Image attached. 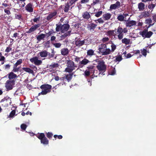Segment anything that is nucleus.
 Here are the masks:
<instances>
[{
    "label": "nucleus",
    "instance_id": "obj_44",
    "mask_svg": "<svg viewBox=\"0 0 156 156\" xmlns=\"http://www.w3.org/2000/svg\"><path fill=\"white\" fill-rule=\"evenodd\" d=\"M90 71L86 70L84 72V75L86 77H88L90 75Z\"/></svg>",
    "mask_w": 156,
    "mask_h": 156
},
{
    "label": "nucleus",
    "instance_id": "obj_36",
    "mask_svg": "<svg viewBox=\"0 0 156 156\" xmlns=\"http://www.w3.org/2000/svg\"><path fill=\"white\" fill-rule=\"evenodd\" d=\"M115 57V59L114 60V61L115 62H119L120 61H121L122 59V56L120 55H119L117 56H116Z\"/></svg>",
    "mask_w": 156,
    "mask_h": 156
},
{
    "label": "nucleus",
    "instance_id": "obj_39",
    "mask_svg": "<svg viewBox=\"0 0 156 156\" xmlns=\"http://www.w3.org/2000/svg\"><path fill=\"white\" fill-rule=\"evenodd\" d=\"M16 113V111L15 110H12L10 113L8 117L9 118H12L15 115Z\"/></svg>",
    "mask_w": 156,
    "mask_h": 156
},
{
    "label": "nucleus",
    "instance_id": "obj_25",
    "mask_svg": "<svg viewBox=\"0 0 156 156\" xmlns=\"http://www.w3.org/2000/svg\"><path fill=\"white\" fill-rule=\"evenodd\" d=\"M73 74V73H72L65 75V79L68 82H69L71 80Z\"/></svg>",
    "mask_w": 156,
    "mask_h": 156
},
{
    "label": "nucleus",
    "instance_id": "obj_35",
    "mask_svg": "<svg viewBox=\"0 0 156 156\" xmlns=\"http://www.w3.org/2000/svg\"><path fill=\"white\" fill-rule=\"evenodd\" d=\"M87 55L91 56L94 55V51L92 49H90L88 50L87 51Z\"/></svg>",
    "mask_w": 156,
    "mask_h": 156
},
{
    "label": "nucleus",
    "instance_id": "obj_17",
    "mask_svg": "<svg viewBox=\"0 0 156 156\" xmlns=\"http://www.w3.org/2000/svg\"><path fill=\"white\" fill-rule=\"evenodd\" d=\"M69 28V25L67 23L62 24V33H64L68 31Z\"/></svg>",
    "mask_w": 156,
    "mask_h": 156
},
{
    "label": "nucleus",
    "instance_id": "obj_32",
    "mask_svg": "<svg viewBox=\"0 0 156 156\" xmlns=\"http://www.w3.org/2000/svg\"><path fill=\"white\" fill-rule=\"evenodd\" d=\"M56 27L55 29L56 31L58 32L61 31L62 33V24L60 23L59 24H56Z\"/></svg>",
    "mask_w": 156,
    "mask_h": 156
},
{
    "label": "nucleus",
    "instance_id": "obj_31",
    "mask_svg": "<svg viewBox=\"0 0 156 156\" xmlns=\"http://www.w3.org/2000/svg\"><path fill=\"white\" fill-rule=\"evenodd\" d=\"M45 37L44 34H41L37 37V40L38 41H40L41 40L43 39Z\"/></svg>",
    "mask_w": 156,
    "mask_h": 156
},
{
    "label": "nucleus",
    "instance_id": "obj_34",
    "mask_svg": "<svg viewBox=\"0 0 156 156\" xmlns=\"http://www.w3.org/2000/svg\"><path fill=\"white\" fill-rule=\"evenodd\" d=\"M152 22V20L151 18L148 19L146 20V23L149 24V25L147 27V28H149L150 27L152 26L154 24H151V23Z\"/></svg>",
    "mask_w": 156,
    "mask_h": 156
},
{
    "label": "nucleus",
    "instance_id": "obj_47",
    "mask_svg": "<svg viewBox=\"0 0 156 156\" xmlns=\"http://www.w3.org/2000/svg\"><path fill=\"white\" fill-rule=\"evenodd\" d=\"M114 30H110L107 32V34L109 36H112L114 34Z\"/></svg>",
    "mask_w": 156,
    "mask_h": 156
},
{
    "label": "nucleus",
    "instance_id": "obj_8",
    "mask_svg": "<svg viewBox=\"0 0 156 156\" xmlns=\"http://www.w3.org/2000/svg\"><path fill=\"white\" fill-rule=\"evenodd\" d=\"M15 81L14 80H7L6 83V87L7 89L11 90L12 89L13 86L15 84Z\"/></svg>",
    "mask_w": 156,
    "mask_h": 156
},
{
    "label": "nucleus",
    "instance_id": "obj_18",
    "mask_svg": "<svg viewBox=\"0 0 156 156\" xmlns=\"http://www.w3.org/2000/svg\"><path fill=\"white\" fill-rule=\"evenodd\" d=\"M57 14V12L55 11L53 12H51L49 14L46 18V20L48 21L50 20L51 19L55 18V17L56 16Z\"/></svg>",
    "mask_w": 156,
    "mask_h": 156
},
{
    "label": "nucleus",
    "instance_id": "obj_51",
    "mask_svg": "<svg viewBox=\"0 0 156 156\" xmlns=\"http://www.w3.org/2000/svg\"><path fill=\"white\" fill-rule=\"evenodd\" d=\"M54 46L56 48H59L60 47L61 44L60 43H56L53 44Z\"/></svg>",
    "mask_w": 156,
    "mask_h": 156
},
{
    "label": "nucleus",
    "instance_id": "obj_20",
    "mask_svg": "<svg viewBox=\"0 0 156 156\" xmlns=\"http://www.w3.org/2000/svg\"><path fill=\"white\" fill-rule=\"evenodd\" d=\"M82 17L84 19L88 20L90 18L91 16L89 12L86 11L83 13Z\"/></svg>",
    "mask_w": 156,
    "mask_h": 156
},
{
    "label": "nucleus",
    "instance_id": "obj_27",
    "mask_svg": "<svg viewBox=\"0 0 156 156\" xmlns=\"http://www.w3.org/2000/svg\"><path fill=\"white\" fill-rule=\"evenodd\" d=\"M8 77L9 80L15 79L17 77L16 74L12 72H11L8 74Z\"/></svg>",
    "mask_w": 156,
    "mask_h": 156
},
{
    "label": "nucleus",
    "instance_id": "obj_60",
    "mask_svg": "<svg viewBox=\"0 0 156 156\" xmlns=\"http://www.w3.org/2000/svg\"><path fill=\"white\" fill-rule=\"evenodd\" d=\"M12 48H10L9 47H7L6 50H5V52L7 53H8L12 50Z\"/></svg>",
    "mask_w": 156,
    "mask_h": 156
},
{
    "label": "nucleus",
    "instance_id": "obj_29",
    "mask_svg": "<svg viewBox=\"0 0 156 156\" xmlns=\"http://www.w3.org/2000/svg\"><path fill=\"white\" fill-rule=\"evenodd\" d=\"M122 42L126 45H128L130 44V39L126 38L122 39Z\"/></svg>",
    "mask_w": 156,
    "mask_h": 156
},
{
    "label": "nucleus",
    "instance_id": "obj_33",
    "mask_svg": "<svg viewBox=\"0 0 156 156\" xmlns=\"http://www.w3.org/2000/svg\"><path fill=\"white\" fill-rule=\"evenodd\" d=\"M70 6L67 2L65 4V7L64 8V11L65 12H68L69 10Z\"/></svg>",
    "mask_w": 156,
    "mask_h": 156
},
{
    "label": "nucleus",
    "instance_id": "obj_63",
    "mask_svg": "<svg viewBox=\"0 0 156 156\" xmlns=\"http://www.w3.org/2000/svg\"><path fill=\"white\" fill-rule=\"evenodd\" d=\"M56 37L54 36H52L51 37L50 40L51 41H54L56 39Z\"/></svg>",
    "mask_w": 156,
    "mask_h": 156
},
{
    "label": "nucleus",
    "instance_id": "obj_43",
    "mask_svg": "<svg viewBox=\"0 0 156 156\" xmlns=\"http://www.w3.org/2000/svg\"><path fill=\"white\" fill-rule=\"evenodd\" d=\"M54 33L55 32H53L52 31H49L48 33H46L45 34L47 38H48L49 37L51 36V35L53 34V33Z\"/></svg>",
    "mask_w": 156,
    "mask_h": 156
},
{
    "label": "nucleus",
    "instance_id": "obj_46",
    "mask_svg": "<svg viewBox=\"0 0 156 156\" xmlns=\"http://www.w3.org/2000/svg\"><path fill=\"white\" fill-rule=\"evenodd\" d=\"M78 0H70L69 2H67V3H68L71 6L73 4H74L75 2Z\"/></svg>",
    "mask_w": 156,
    "mask_h": 156
},
{
    "label": "nucleus",
    "instance_id": "obj_13",
    "mask_svg": "<svg viewBox=\"0 0 156 156\" xmlns=\"http://www.w3.org/2000/svg\"><path fill=\"white\" fill-rule=\"evenodd\" d=\"M33 4L30 3L28 4L25 7V9L28 12H32L33 11Z\"/></svg>",
    "mask_w": 156,
    "mask_h": 156
},
{
    "label": "nucleus",
    "instance_id": "obj_56",
    "mask_svg": "<svg viewBox=\"0 0 156 156\" xmlns=\"http://www.w3.org/2000/svg\"><path fill=\"white\" fill-rule=\"evenodd\" d=\"M83 41H84V44H85L86 45L88 44H90V41L88 42V38L84 39L83 40Z\"/></svg>",
    "mask_w": 156,
    "mask_h": 156
},
{
    "label": "nucleus",
    "instance_id": "obj_4",
    "mask_svg": "<svg viewBox=\"0 0 156 156\" xmlns=\"http://www.w3.org/2000/svg\"><path fill=\"white\" fill-rule=\"evenodd\" d=\"M51 86L48 84H44L41 85L40 87V88L42 90V91L39 93L38 96L40 95H45L48 93L50 92L51 88Z\"/></svg>",
    "mask_w": 156,
    "mask_h": 156
},
{
    "label": "nucleus",
    "instance_id": "obj_21",
    "mask_svg": "<svg viewBox=\"0 0 156 156\" xmlns=\"http://www.w3.org/2000/svg\"><path fill=\"white\" fill-rule=\"evenodd\" d=\"M61 53L63 55H68L69 52L68 49L66 48H63L61 50Z\"/></svg>",
    "mask_w": 156,
    "mask_h": 156
},
{
    "label": "nucleus",
    "instance_id": "obj_40",
    "mask_svg": "<svg viewBox=\"0 0 156 156\" xmlns=\"http://www.w3.org/2000/svg\"><path fill=\"white\" fill-rule=\"evenodd\" d=\"M146 49H141V53L144 56L146 57L147 55V50L146 49Z\"/></svg>",
    "mask_w": 156,
    "mask_h": 156
},
{
    "label": "nucleus",
    "instance_id": "obj_38",
    "mask_svg": "<svg viewBox=\"0 0 156 156\" xmlns=\"http://www.w3.org/2000/svg\"><path fill=\"white\" fill-rule=\"evenodd\" d=\"M117 19L119 21H123L124 20V16L123 15H120L118 16Z\"/></svg>",
    "mask_w": 156,
    "mask_h": 156
},
{
    "label": "nucleus",
    "instance_id": "obj_52",
    "mask_svg": "<svg viewBox=\"0 0 156 156\" xmlns=\"http://www.w3.org/2000/svg\"><path fill=\"white\" fill-rule=\"evenodd\" d=\"M20 127L22 130H25L27 127V126L25 124H23L21 125Z\"/></svg>",
    "mask_w": 156,
    "mask_h": 156
},
{
    "label": "nucleus",
    "instance_id": "obj_11",
    "mask_svg": "<svg viewBox=\"0 0 156 156\" xmlns=\"http://www.w3.org/2000/svg\"><path fill=\"white\" fill-rule=\"evenodd\" d=\"M41 26L40 23H38L32 26L30 28L29 30L27 32L28 33H30L34 31H35L39 27Z\"/></svg>",
    "mask_w": 156,
    "mask_h": 156
},
{
    "label": "nucleus",
    "instance_id": "obj_9",
    "mask_svg": "<svg viewBox=\"0 0 156 156\" xmlns=\"http://www.w3.org/2000/svg\"><path fill=\"white\" fill-rule=\"evenodd\" d=\"M58 66L59 65L58 63L53 62L51 65H48L47 66V68L51 69L49 71L50 72H52L54 71Z\"/></svg>",
    "mask_w": 156,
    "mask_h": 156
},
{
    "label": "nucleus",
    "instance_id": "obj_37",
    "mask_svg": "<svg viewBox=\"0 0 156 156\" xmlns=\"http://www.w3.org/2000/svg\"><path fill=\"white\" fill-rule=\"evenodd\" d=\"M22 59H20L17 61L15 64L13 66H17L21 64L22 62Z\"/></svg>",
    "mask_w": 156,
    "mask_h": 156
},
{
    "label": "nucleus",
    "instance_id": "obj_59",
    "mask_svg": "<svg viewBox=\"0 0 156 156\" xmlns=\"http://www.w3.org/2000/svg\"><path fill=\"white\" fill-rule=\"evenodd\" d=\"M109 40V39L108 37H105L103 38L102 39V41L103 42H106L107 41H108Z\"/></svg>",
    "mask_w": 156,
    "mask_h": 156
},
{
    "label": "nucleus",
    "instance_id": "obj_6",
    "mask_svg": "<svg viewBox=\"0 0 156 156\" xmlns=\"http://www.w3.org/2000/svg\"><path fill=\"white\" fill-rule=\"evenodd\" d=\"M139 34L143 37L150 38L153 33L151 31H148L147 29H145L143 31H140Z\"/></svg>",
    "mask_w": 156,
    "mask_h": 156
},
{
    "label": "nucleus",
    "instance_id": "obj_14",
    "mask_svg": "<svg viewBox=\"0 0 156 156\" xmlns=\"http://www.w3.org/2000/svg\"><path fill=\"white\" fill-rule=\"evenodd\" d=\"M90 62V61L85 58L79 63V67L80 68H82L83 66L87 65V64Z\"/></svg>",
    "mask_w": 156,
    "mask_h": 156
},
{
    "label": "nucleus",
    "instance_id": "obj_48",
    "mask_svg": "<svg viewBox=\"0 0 156 156\" xmlns=\"http://www.w3.org/2000/svg\"><path fill=\"white\" fill-rule=\"evenodd\" d=\"M102 14V11H99L95 13V16L97 17L100 16Z\"/></svg>",
    "mask_w": 156,
    "mask_h": 156
},
{
    "label": "nucleus",
    "instance_id": "obj_42",
    "mask_svg": "<svg viewBox=\"0 0 156 156\" xmlns=\"http://www.w3.org/2000/svg\"><path fill=\"white\" fill-rule=\"evenodd\" d=\"M88 69L87 70L90 71H93L94 69V66L93 65L89 66L87 67Z\"/></svg>",
    "mask_w": 156,
    "mask_h": 156
},
{
    "label": "nucleus",
    "instance_id": "obj_15",
    "mask_svg": "<svg viewBox=\"0 0 156 156\" xmlns=\"http://www.w3.org/2000/svg\"><path fill=\"white\" fill-rule=\"evenodd\" d=\"M120 6V3L119 1H117L115 3L111 5L110 9H115L119 8Z\"/></svg>",
    "mask_w": 156,
    "mask_h": 156
},
{
    "label": "nucleus",
    "instance_id": "obj_62",
    "mask_svg": "<svg viewBox=\"0 0 156 156\" xmlns=\"http://www.w3.org/2000/svg\"><path fill=\"white\" fill-rule=\"evenodd\" d=\"M80 58L76 56L75 58V61L77 62H78L80 61Z\"/></svg>",
    "mask_w": 156,
    "mask_h": 156
},
{
    "label": "nucleus",
    "instance_id": "obj_23",
    "mask_svg": "<svg viewBox=\"0 0 156 156\" xmlns=\"http://www.w3.org/2000/svg\"><path fill=\"white\" fill-rule=\"evenodd\" d=\"M93 71V74L90 76V78L91 79L94 78L93 76H94V77H96L98 75H99L101 73H102L100 72L99 71H98L97 70L94 69Z\"/></svg>",
    "mask_w": 156,
    "mask_h": 156
},
{
    "label": "nucleus",
    "instance_id": "obj_16",
    "mask_svg": "<svg viewBox=\"0 0 156 156\" xmlns=\"http://www.w3.org/2000/svg\"><path fill=\"white\" fill-rule=\"evenodd\" d=\"M84 42L83 40L81 41L80 38H78L76 40L75 44L76 46L80 47L84 44Z\"/></svg>",
    "mask_w": 156,
    "mask_h": 156
},
{
    "label": "nucleus",
    "instance_id": "obj_26",
    "mask_svg": "<svg viewBox=\"0 0 156 156\" xmlns=\"http://www.w3.org/2000/svg\"><path fill=\"white\" fill-rule=\"evenodd\" d=\"M111 15L110 13H107L104 14L103 15V19L105 20H109L111 17Z\"/></svg>",
    "mask_w": 156,
    "mask_h": 156
},
{
    "label": "nucleus",
    "instance_id": "obj_12",
    "mask_svg": "<svg viewBox=\"0 0 156 156\" xmlns=\"http://www.w3.org/2000/svg\"><path fill=\"white\" fill-rule=\"evenodd\" d=\"M97 26L96 24L92 23L87 24V28L89 30L92 31L94 30Z\"/></svg>",
    "mask_w": 156,
    "mask_h": 156
},
{
    "label": "nucleus",
    "instance_id": "obj_53",
    "mask_svg": "<svg viewBox=\"0 0 156 156\" xmlns=\"http://www.w3.org/2000/svg\"><path fill=\"white\" fill-rule=\"evenodd\" d=\"M155 6V4H151L150 5H149L148 6V8L150 9H154Z\"/></svg>",
    "mask_w": 156,
    "mask_h": 156
},
{
    "label": "nucleus",
    "instance_id": "obj_41",
    "mask_svg": "<svg viewBox=\"0 0 156 156\" xmlns=\"http://www.w3.org/2000/svg\"><path fill=\"white\" fill-rule=\"evenodd\" d=\"M15 18L20 20H23L22 15L21 14H15Z\"/></svg>",
    "mask_w": 156,
    "mask_h": 156
},
{
    "label": "nucleus",
    "instance_id": "obj_30",
    "mask_svg": "<svg viewBox=\"0 0 156 156\" xmlns=\"http://www.w3.org/2000/svg\"><path fill=\"white\" fill-rule=\"evenodd\" d=\"M22 69L23 71L29 73H33L34 72L33 70L29 68L23 67Z\"/></svg>",
    "mask_w": 156,
    "mask_h": 156
},
{
    "label": "nucleus",
    "instance_id": "obj_49",
    "mask_svg": "<svg viewBox=\"0 0 156 156\" xmlns=\"http://www.w3.org/2000/svg\"><path fill=\"white\" fill-rule=\"evenodd\" d=\"M111 52H113L115 51V50L116 49V45L115 44H113V43H112V45H111Z\"/></svg>",
    "mask_w": 156,
    "mask_h": 156
},
{
    "label": "nucleus",
    "instance_id": "obj_7",
    "mask_svg": "<svg viewBox=\"0 0 156 156\" xmlns=\"http://www.w3.org/2000/svg\"><path fill=\"white\" fill-rule=\"evenodd\" d=\"M30 62L34 63L36 66H39L42 63V61L38 59V57L35 56L30 59Z\"/></svg>",
    "mask_w": 156,
    "mask_h": 156
},
{
    "label": "nucleus",
    "instance_id": "obj_54",
    "mask_svg": "<svg viewBox=\"0 0 156 156\" xmlns=\"http://www.w3.org/2000/svg\"><path fill=\"white\" fill-rule=\"evenodd\" d=\"M69 36L66 33H64L61 36V37L62 38V40L64 39L67 36Z\"/></svg>",
    "mask_w": 156,
    "mask_h": 156
},
{
    "label": "nucleus",
    "instance_id": "obj_58",
    "mask_svg": "<svg viewBox=\"0 0 156 156\" xmlns=\"http://www.w3.org/2000/svg\"><path fill=\"white\" fill-rule=\"evenodd\" d=\"M4 12L8 15H9L11 14L10 11L8 9H5Z\"/></svg>",
    "mask_w": 156,
    "mask_h": 156
},
{
    "label": "nucleus",
    "instance_id": "obj_61",
    "mask_svg": "<svg viewBox=\"0 0 156 156\" xmlns=\"http://www.w3.org/2000/svg\"><path fill=\"white\" fill-rule=\"evenodd\" d=\"M40 17H38L37 18H34V19H33V21L34 22H37V21H39L40 20Z\"/></svg>",
    "mask_w": 156,
    "mask_h": 156
},
{
    "label": "nucleus",
    "instance_id": "obj_24",
    "mask_svg": "<svg viewBox=\"0 0 156 156\" xmlns=\"http://www.w3.org/2000/svg\"><path fill=\"white\" fill-rule=\"evenodd\" d=\"M48 52L46 50L40 52L39 54L41 57H46L48 55Z\"/></svg>",
    "mask_w": 156,
    "mask_h": 156
},
{
    "label": "nucleus",
    "instance_id": "obj_22",
    "mask_svg": "<svg viewBox=\"0 0 156 156\" xmlns=\"http://www.w3.org/2000/svg\"><path fill=\"white\" fill-rule=\"evenodd\" d=\"M145 4L142 2H140L138 4V9L140 11H143L145 9Z\"/></svg>",
    "mask_w": 156,
    "mask_h": 156
},
{
    "label": "nucleus",
    "instance_id": "obj_57",
    "mask_svg": "<svg viewBox=\"0 0 156 156\" xmlns=\"http://www.w3.org/2000/svg\"><path fill=\"white\" fill-rule=\"evenodd\" d=\"M101 0H93L92 4H93L94 5L97 4L98 3H99L101 2Z\"/></svg>",
    "mask_w": 156,
    "mask_h": 156
},
{
    "label": "nucleus",
    "instance_id": "obj_55",
    "mask_svg": "<svg viewBox=\"0 0 156 156\" xmlns=\"http://www.w3.org/2000/svg\"><path fill=\"white\" fill-rule=\"evenodd\" d=\"M97 21H98L100 23H104V20L101 19V18L98 19L97 20H95V22L96 23H97Z\"/></svg>",
    "mask_w": 156,
    "mask_h": 156
},
{
    "label": "nucleus",
    "instance_id": "obj_28",
    "mask_svg": "<svg viewBox=\"0 0 156 156\" xmlns=\"http://www.w3.org/2000/svg\"><path fill=\"white\" fill-rule=\"evenodd\" d=\"M60 80H61V81H63L61 82L59 84H57V85L55 86L56 87L58 85L61 86V85H66V83L64 82L65 80H66L65 76H64L60 78Z\"/></svg>",
    "mask_w": 156,
    "mask_h": 156
},
{
    "label": "nucleus",
    "instance_id": "obj_45",
    "mask_svg": "<svg viewBox=\"0 0 156 156\" xmlns=\"http://www.w3.org/2000/svg\"><path fill=\"white\" fill-rule=\"evenodd\" d=\"M46 136L49 139H51L53 136L52 133L48 132L46 133Z\"/></svg>",
    "mask_w": 156,
    "mask_h": 156
},
{
    "label": "nucleus",
    "instance_id": "obj_50",
    "mask_svg": "<svg viewBox=\"0 0 156 156\" xmlns=\"http://www.w3.org/2000/svg\"><path fill=\"white\" fill-rule=\"evenodd\" d=\"M17 66H13V69L12 70L13 72H18L20 70V68L19 67H17Z\"/></svg>",
    "mask_w": 156,
    "mask_h": 156
},
{
    "label": "nucleus",
    "instance_id": "obj_2",
    "mask_svg": "<svg viewBox=\"0 0 156 156\" xmlns=\"http://www.w3.org/2000/svg\"><path fill=\"white\" fill-rule=\"evenodd\" d=\"M94 61H95L98 63L96 67L100 72L104 73L106 71V66L105 65V62L103 60H101L100 59H97Z\"/></svg>",
    "mask_w": 156,
    "mask_h": 156
},
{
    "label": "nucleus",
    "instance_id": "obj_3",
    "mask_svg": "<svg viewBox=\"0 0 156 156\" xmlns=\"http://www.w3.org/2000/svg\"><path fill=\"white\" fill-rule=\"evenodd\" d=\"M66 66L67 67L65 69V71L69 73H72L77 67V66L71 60H66Z\"/></svg>",
    "mask_w": 156,
    "mask_h": 156
},
{
    "label": "nucleus",
    "instance_id": "obj_10",
    "mask_svg": "<svg viewBox=\"0 0 156 156\" xmlns=\"http://www.w3.org/2000/svg\"><path fill=\"white\" fill-rule=\"evenodd\" d=\"M123 29L122 28L119 27L117 30V33L118 34V38L119 40L122 39L123 37Z\"/></svg>",
    "mask_w": 156,
    "mask_h": 156
},
{
    "label": "nucleus",
    "instance_id": "obj_1",
    "mask_svg": "<svg viewBox=\"0 0 156 156\" xmlns=\"http://www.w3.org/2000/svg\"><path fill=\"white\" fill-rule=\"evenodd\" d=\"M98 50V53L104 55L109 54L111 52L110 49L107 48L106 44H103L99 45Z\"/></svg>",
    "mask_w": 156,
    "mask_h": 156
},
{
    "label": "nucleus",
    "instance_id": "obj_19",
    "mask_svg": "<svg viewBox=\"0 0 156 156\" xmlns=\"http://www.w3.org/2000/svg\"><path fill=\"white\" fill-rule=\"evenodd\" d=\"M136 23L134 20H131L127 22L126 24V26L127 27H130L132 26L135 25Z\"/></svg>",
    "mask_w": 156,
    "mask_h": 156
},
{
    "label": "nucleus",
    "instance_id": "obj_5",
    "mask_svg": "<svg viewBox=\"0 0 156 156\" xmlns=\"http://www.w3.org/2000/svg\"><path fill=\"white\" fill-rule=\"evenodd\" d=\"M39 140L44 145H48L49 144V141L46 137L45 136L44 134L43 133H38L36 135Z\"/></svg>",
    "mask_w": 156,
    "mask_h": 156
},
{
    "label": "nucleus",
    "instance_id": "obj_64",
    "mask_svg": "<svg viewBox=\"0 0 156 156\" xmlns=\"http://www.w3.org/2000/svg\"><path fill=\"white\" fill-rule=\"evenodd\" d=\"M5 69H9L10 68V65L9 64H7L6 65H5Z\"/></svg>",
    "mask_w": 156,
    "mask_h": 156
}]
</instances>
